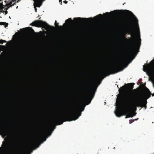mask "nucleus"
Returning a JSON list of instances; mask_svg holds the SVG:
<instances>
[{
    "label": "nucleus",
    "instance_id": "nucleus-1",
    "mask_svg": "<svg viewBox=\"0 0 154 154\" xmlns=\"http://www.w3.org/2000/svg\"><path fill=\"white\" fill-rule=\"evenodd\" d=\"M124 26L125 28L126 33L130 34L132 36L131 38L129 39L124 37V39L127 41L128 43H131V45L130 49L118 63L114 66H111L106 70H103L101 73L103 74L105 73L108 74V75L110 74H114L120 71H122L125 67V63L129 55L132 54L136 49H139L141 45V39L140 38V30L138 27V32L139 35V38L138 41L136 42V36L135 32L134 27L133 23L130 20L128 19L125 21Z\"/></svg>",
    "mask_w": 154,
    "mask_h": 154
},
{
    "label": "nucleus",
    "instance_id": "nucleus-28",
    "mask_svg": "<svg viewBox=\"0 0 154 154\" xmlns=\"http://www.w3.org/2000/svg\"><path fill=\"white\" fill-rule=\"evenodd\" d=\"M28 28H30L31 29H32V32H33L34 33H35V32L34 31V30L33 29H32V28H30V27H28Z\"/></svg>",
    "mask_w": 154,
    "mask_h": 154
},
{
    "label": "nucleus",
    "instance_id": "nucleus-30",
    "mask_svg": "<svg viewBox=\"0 0 154 154\" xmlns=\"http://www.w3.org/2000/svg\"><path fill=\"white\" fill-rule=\"evenodd\" d=\"M63 2L66 4L68 3V2L66 1H65Z\"/></svg>",
    "mask_w": 154,
    "mask_h": 154
},
{
    "label": "nucleus",
    "instance_id": "nucleus-35",
    "mask_svg": "<svg viewBox=\"0 0 154 154\" xmlns=\"http://www.w3.org/2000/svg\"><path fill=\"white\" fill-rule=\"evenodd\" d=\"M22 29H24V30L27 29V28H23Z\"/></svg>",
    "mask_w": 154,
    "mask_h": 154
},
{
    "label": "nucleus",
    "instance_id": "nucleus-32",
    "mask_svg": "<svg viewBox=\"0 0 154 154\" xmlns=\"http://www.w3.org/2000/svg\"><path fill=\"white\" fill-rule=\"evenodd\" d=\"M2 42L3 43L4 42H7L5 40H2Z\"/></svg>",
    "mask_w": 154,
    "mask_h": 154
},
{
    "label": "nucleus",
    "instance_id": "nucleus-12",
    "mask_svg": "<svg viewBox=\"0 0 154 154\" xmlns=\"http://www.w3.org/2000/svg\"><path fill=\"white\" fill-rule=\"evenodd\" d=\"M115 113L117 117H120L123 115H126L127 112L122 111L120 109H118L115 110Z\"/></svg>",
    "mask_w": 154,
    "mask_h": 154
},
{
    "label": "nucleus",
    "instance_id": "nucleus-8",
    "mask_svg": "<svg viewBox=\"0 0 154 154\" xmlns=\"http://www.w3.org/2000/svg\"><path fill=\"white\" fill-rule=\"evenodd\" d=\"M29 148L28 146H25L18 151L16 154H31L32 151L29 152Z\"/></svg>",
    "mask_w": 154,
    "mask_h": 154
},
{
    "label": "nucleus",
    "instance_id": "nucleus-25",
    "mask_svg": "<svg viewBox=\"0 0 154 154\" xmlns=\"http://www.w3.org/2000/svg\"><path fill=\"white\" fill-rule=\"evenodd\" d=\"M16 1H14V2H12V4H14V3H15V4H14V5H16Z\"/></svg>",
    "mask_w": 154,
    "mask_h": 154
},
{
    "label": "nucleus",
    "instance_id": "nucleus-21",
    "mask_svg": "<svg viewBox=\"0 0 154 154\" xmlns=\"http://www.w3.org/2000/svg\"><path fill=\"white\" fill-rule=\"evenodd\" d=\"M136 113H137L136 112H134L132 114H131L132 117L134 116H135L136 115Z\"/></svg>",
    "mask_w": 154,
    "mask_h": 154
},
{
    "label": "nucleus",
    "instance_id": "nucleus-42",
    "mask_svg": "<svg viewBox=\"0 0 154 154\" xmlns=\"http://www.w3.org/2000/svg\"><path fill=\"white\" fill-rule=\"evenodd\" d=\"M17 0H12V1L14 2V1H16Z\"/></svg>",
    "mask_w": 154,
    "mask_h": 154
},
{
    "label": "nucleus",
    "instance_id": "nucleus-24",
    "mask_svg": "<svg viewBox=\"0 0 154 154\" xmlns=\"http://www.w3.org/2000/svg\"><path fill=\"white\" fill-rule=\"evenodd\" d=\"M141 85L143 87H145V88H146V87H145V85H144L143 84V83H141Z\"/></svg>",
    "mask_w": 154,
    "mask_h": 154
},
{
    "label": "nucleus",
    "instance_id": "nucleus-13",
    "mask_svg": "<svg viewBox=\"0 0 154 154\" xmlns=\"http://www.w3.org/2000/svg\"><path fill=\"white\" fill-rule=\"evenodd\" d=\"M45 131H42L41 134H40V136L38 137L37 138V140H39L41 137H43L44 134H45Z\"/></svg>",
    "mask_w": 154,
    "mask_h": 154
},
{
    "label": "nucleus",
    "instance_id": "nucleus-10",
    "mask_svg": "<svg viewBox=\"0 0 154 154\" xmlns=\"http://www.w3.org/2000/svg\"><path fill=\"white\" fill-rule=\"evenodd\" d=\"M119 11H122V12H124L125 13L128 12V13L129 14L133 17L134 18V19L135 20L137 21V22H138V20L137 19V17H135V16L134 15L133 13L131 12V11H130L129 10H115L113 11H112L111 12L112 13H114L115 12H119Z\"/></svg>",
    "mask_w": 154,
    "mask_h": 154
},
{
    "label": "nucleus",
    "instance_id": "nucleus-39",
    "mask_svg": "<svg viewBox=\"0 0 154 154\" xmlns=\"http://www.w3.org/2000/svg\"><path fill=\"white\" fill-rule=\"evenodd\" d=\"M74 34H75V32L74 31L73 32H72Z\"/></svg>",
    "mask_w": 154,
    "mask_h": 154
},
{
    "label": "nucleus",
    "instance_id": "nucleus-2",
    "mask_svg": "<svg viewBox=\"0 0 154 154\" xmlns=\"http://www.w3.org/2000/svg\"><path fill=\"white\" fill-rule=\"evenodd\" d=\"M146 90L145 95L143 96L142 94H140L137 96L136 98L134 99H130V100L128 99L125 104L126 108L128 110L133 109L135 111L137 109V107H146V104L147 103V100L150 97L151 95L154 96V93L152 94L149 90L146 88Z\"/></svg>",
    "mask_w": 154,
    "mask_h": 154
},
{
    "label": "nucleus",
    "instance_id": "nucleus-19",
    "mask_svg": "<svg viewBox=\"0 0 154 154\" xmlns=\"http://www.w3.org/2000/svg\"><path fill=\"white\" fill-rule=\"evenodd\" d=\"M54 24H55V25L56 26H58V24H59V23H57V21L56 20L55 21V23H54Z\"/></svg>",
    "mask_w": 154,
    "mask_h": 154
},
{
    "label": "nucleus",
    "instance_id": "nucleus-5",
    "mask_svg": "<svg viewBox=\"0 0 154 154\" xmlns=\"http://www.w3.org/2000/svg\"><path fill=\"white\" fill-rule=\"evenodd\" d=\"M30 25L38 27H42L43 28H45L46 30H47V29L45 27L46 26H50L46 22L41 20H35L32 22L30 24Z\"/></svg>",
    "mask_w": 154,
    "mask_h": 154
},
{
    "label": "nucleus",
    "instance_id": "nucleus-16",
    "mask_svg": "<svg viewBox=\"0 0 154 154\" xmlns=\"http://www.w3.org/2000/svg\"><path fill=\"white\" fill-rule=\"evenodd\" d=\"M129 117H132L131 114H129L127 115L125 117V118L126 119Z\"/></svg>",
    "mask_w": 154,
    "mask_h": 154
},
{
    "label": "nucleus",
    "instance_id": "nucleus-6",
    "mask_svg": "<svg viewBox=\"0 0 154 154\" xmlns=\"http://www.w3.org/2000/svg\"><path fill=\"white\" fill-rule=\"evenodd\" d=\"M134 83H128L127 84H125V86H122L119 89V92L122 93L126 90H132L134 88Z\"/></svg>",
    "mask_w": 154,
    "mask_h": 154
},
{
    "label": "nucleus",
    "instance_id": "nucleus-43",
    "mask_svg": "<svg viewBox=\"0 0 154 154\" xmlns=\"http://www.w3.org/2000/svg\"><path fill=\"white\" fill-rule=\"evenodd\" d=\"M18 6H17V7H16V8H18Z\"/></svg>",
    "mask_w": 154,
    "mask_h": 154
},
{
    "label": "nucleus",
    "instance_id": "nucleus-20",
    "mask_svg": "<svg viewBox=\"0 0 154 154\" xmlns=\"http://www.w3.org/2000/svg\"><path fill=\"white\" fill-rule=\"evenodd\" d=\"M134 122V119H131L129 120V123L130 124H131L132 123Z\"/></svg>",
    "mask_w": 154,
    "mask_h": 154
},
{
    "label": "nucleus",
    "instance_id": "nucleus-41",
    "mask_svg": "<svg viewBox=\"0 0 154 154\" xmlns=\"http://www.w3.org/2000/svg\"><path fill=\"white\" fill-rule=\"evenodd\" d=\"M46 140V138H45V140H44V141H45Z\"/></svg>",
    "mask_w": 154,
    "mask_h": 154
},
{
    "label": "nucleus",
    "instance_id": "nucleus-36",
    "mask_svg": "<svg viewBox=\"0 0 154 154\" xmlns=\"http://www.w3.org/2000/svg\"><path fill=\"white\" fill-rule=\"evenodd\" d=\"M4 47V46H3V45H0V48H1V47Z\"/></svg>",
    "mask_w": 154,
    "mask_h": 154
},
{
    "label": "nucleus",
    "instance_id": "nucleus-7",
    "mask_svg": "<svg viewBox=\"0 0 154 154\" xmlns=\"http://www.w3.org/2000/svg\"><path fill=\"white\" fill-rule=\"evenodd\" d=\"M1 121H0V125H2V123H1ZM4 123H3V124ZM11 132L10 129L7 125H4L2 127H0V133L6 136Z\"/></svg>",
    "mask_w": 154,
    "mask_h": 154
},
{
    "label": "nucleus",
    "instance_id": "nucleus-40",
    "mask_svg": "<svg viewBox=\"0 0 154 154\" xmlns=\"http://www.w3.org/2000/svg\"><path fill=\"white\" fill-rule=\"evenodd\" d=\"M84 108H83L82 109V110L81 111H83V110H84Z\"/></svg>",
    "mask_w": 154,
    "mask_h": 154
},
{
    "label": "nucleus",
    "instance_id": "nucleus-23",
    "mask_svg": "<svg viewBox=\"0 0 154 154\" xmlns=\"http://www.w3.org/2000/svg\"><path fill=\"white\" fill-rule=\"evenodd\" d=\"M65 23H64L63 24V26H60V28L62 29V28H63V26H65Z\"/></svg>",
    "mask_w": 154,
    "mask_h": 154
},
{
    "label": "nucleus",
    "instance_id": "nucleus-4",
    "mask_svg": "<svg viewBox=\"0 0 154 154\" xmlns=\"http://www.w3.org/2000/svg\"><path fill=\"white\" fill-rule=\"evenodd\" d=\"M84 88L85 91L84 100L90 99V100H89V103L87 104H88L91 103V100L94 97L95 92L92 94L93 89L90 87L89 83L88 82H86L85 83Z\"/></svg>",
    "mask_w": 154,
    "mask_h": 154
},
{
    "label": "nucleus",
    "instance_id": "nucleus-37",
    "mask_svg": "<svg viewBox=\"0 0 154 154\" xmlns=\"http://www.w3.org/2000/svg\"><path fill=\"white\" fill-rule=\"evenodd\" d=\"M34 142H33L31 144L32 145H33L34 144Z\"/></svg>",
    "mask_w": 154,
    "mask_h": 154
},
{
    "label": "nucleus",
    "instance_id": "nucleus-34",
    "mask_svg": "<svg viewBox=\"0 0 154 154\" xmlns=\"http://www.w3.org/2000/svg\"><path fill=\"white\" fill-rule=\"evenodd\" d=\"M138 119V118H137V119H134V121H135L137 120Z\"/></svg>",
    "mask_w": 154,
    "mask_h": 154
},
{
    "label": "nucleus",
    "instance_id": "nucleus-27",
    "mask_svg": "<svg viewBox=\"0 0 154 154\" xmlns=\"http://www.w3.org/2000/svg\"><path fill=\"white\" fill-rule=\"evenodd\" d=\"M2 39H1V40H0V44H3V43L2 42Z\"/></svg>",
    "mask_w": 154,
    "mask_h": 154
},
{
    "label": "nucleus",
    "instance_id": "nucleus-22",
    "mask_svg": "<svg viewBox=\"0 0 154 154\" xmlns=\"http://www.w3.org/2000/svg\"><path fill=\"white\" fill-rule=\"evenodd\" d=\"M109 14V12H106L105 13V14H103V15H106L107 16H108Z\"/></svg>",
    "mask_w": 154,
    "mask_h": 154
},
{
    "label": "nucleus",
    "instance_id": "nucleus-11",
    "mask_svg": "<svg viewBox=\"0 0 154 154\" xmlns=\"http://www.w3.org/2000/svg\"><path fill=\"white\" fill-rule=\"evenodd\" d=\"M27 45L26 42L24 41L21 43L19 45L18 48V51L19 52H23L25 49Z\"/></svg>",
    "mask_w": 154,
    "mask_h": 154
},
{
    "label": "nucleus",
    "instance_id": "nucleus-17",
    "mask_svg": "<svg viewBox=\"0 0 154 154\" xmlns=\"http://www.w3.org/2000/svg\"><path fill=\"white\" fill-rule=\"evenodd\" d=\"M102 15L101 14H100L98 15L96 17H98L99 18H101L102 17Z\"/></svg>",
    "mask_w": 154,
    "mask_h": 154
},
{
    "label": "nucleus",
    "instance_id": "nucleus-29",
    "mask_svg": "<svg viewBox=\"0 0 154 154\" xmlns=\"http://www.w3.org/2000/svg\"><path fill=\"white\" fill-rule=\"evenodd\" d=\"M34 6V7H35V11L36 12H37V8H36V6Z\"/></svg>",
    "mask_w": 154,
    "mask_h": 154
},
{
    "label": "nucleus",
    "instance_id": "nucleus-18",
    "mask_svg": "<svg viewBox=\"0 0 154 154\" xmlns=\"http://www.w3.org/2000/svg\"><path fill=\"white\" fill-rule=\"evenodd\" d=\"M5 148L7 149L8 148V144L7 143H5Z\"/></svg>",
    "mask_w": 154,
    "mask_h": 154
},
{
    "label": "nucleus",
    "instance_id": "nucleus-38",
    "mask_svg": "<svg viewBox=\"0 0 154 154\" xmlns=\"http://www.w3.org/2000/svg\"><path fill=\"white\" fill-rule=\"evenodd\" d=\"M136 91V89H134L133 90V91Z\"/></svg>",
    "mask_w": 154,
    "mask_h": 154
},
{
    "label": "nucleus",
    "instance_id": "nucleus-44",
    "mask_svg": "<svg viewBox=\"0 0 154 154\" xmlns=\"http://www.w3.org/2000/svg\"><path fill=\"white\" fill-rule=\"evenodd\" d=\"M2 147H0V149H2Z\"/></svg>",
    "mask_w": 154,
    "mask_h": 154
},
{
    "label": "nucleus",
    "instance_id": "nucleus-3",
    "mask_svg": "<svg viewBox=\"0 0 154 154\" xmlns=\"http://www.w3.org/2000/svg\"><path fill=\"white\" fill-rule=\"evenodd\" d=\"M69 112L66 115L60 114L55 117L54 119V123L57 125L62 124L64 122L71 121L77 119L81 115V112L80 111L79 106L75 107H70Z\"/></svg>",
    "mask_w": 154,
    "mask_h": 154
},
{
    "label": "nucleus",
    "instance_id": "nucleus-33",
    "mask_svg": "<svg viewBox=\"0 0 154 154\" xmlns=\"http://www.w3.org/2000/svg\"><path fill=\"white\" fill-rule=\"evenodd\" d=\"M20 0H18L16 2V3H18L20 1Z\"/></svg>",
    "mask_w": 154,
    "mask_h": 154
},
{
    "label": "nucleus",
    "instance_id": "nucleus-9",
    "mask_svg": "<svg viewBox=\"0 0 154 154\" xmlns=\"http://www.w3.org/2000/svg\"><path fill=\"white\" fill-rule=\"evenodd\" d=\"M93 19L92 18H81V17H75L74 18V21L76 23H83V21H86L87 20H90L91 19Z\"/></svg>",
    "mask_w": 154,
    "mask_h": 154
},
{
    "label": "nucleus",
    "instance_id": "nucleus-26",
    "mask_svg": "<svg viewBox=\"0 0 154 154\" xmlns=\"http://www.w3.org/2000/svg\"><path fill=\"white\" fill-rule=\"evenodd\" d=\"M3 12H5V15L7 14H8V12L6 10L5 11H3Z\"/></svg>",
    "mask_w": 154,
    "mask_h": 154
},
{
    "label": "nucleus",
    "instance_id": "nucleus-14",
    "mask_svg": "<svg viewBox=\"0 0 154 154\" xmlns=\"http://www.w3.org/2000/svg\"><path fill=\"white\" fill-rule=\"evenodd\" d=\"M0 25H4L5 26V27H6L8 26V23L6 22H0Z\"/></svg>",
    "mask_w": 154,
    "mask_h": 154
},
{
    "label": "nucleus",
    "instance_id": "nucleus-15",
    "mask_svg": "<svg viewBox=\"0 0 154 154\" xmlns=\"http://www.w3.org/2000/svg\"><path fill=\"white\" fill-rule=\"evenodd\" d=\"M72 20L71 18H70L66 20L65 23L67 24H68L70 22H72Z\"/></svg>",
    "mask_w": 154,
    "mask_h": 154
},
{
    "label": "nucleus",
    "instance_id": "nucleus-31",
    "mask_svg": "<svg viewBox=\"0 0 154 154\" xmlns=\"http://www.w3.org/2000/svg\"><path fill=\"white\" fill-rule=\"evenodd\" d=\"M59 2L60 3L61 5H62V0H59Z\"/></svg>",
    "mask_w": 154,
    "mask_h": 154
}]
</instances>
